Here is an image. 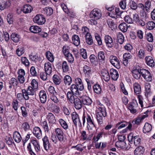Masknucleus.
I'll return each mask as SVG.
<instances>
[{
  "label": "nucleus",
  "mask_w": 155,
  "mask_h": 155,
  "mask_svg": "<svg viewBox=\"0 0 155 155\" xmlns=\"http://www.w3.org/2000/svg\"><path fill=\"white\" fill-rule=\"evenodd\" d=\"M134 92L136 94H140L141 92V89L139 84L137 83H135L134 85Z\"/></svg>",
  "instance_id": "obj_38"
},
{
  "label": "nucleus",
  "mask_w": 155,
  "mask_h": 155,
  "mask_svg": "<svg viewBox=\"0 0 155 155\" xmlns=\"http://www.w3.org/2000/svg\"><path fill=\"white\" fill-rule=\"evenodd\" d=\"M55 135L59 141L60 142L64 141L65 139V136L62 129L57 128L55 129Z\"/></svg>",
  "instance_id": "obj_2"
},
{
  "label": "nucleus",
  "mask_w": 155,
  "mask_h": 155,
  "mask_svg": "<svg viewBox=\"0 0 155 155\" xmlns=\"http://www.w3.org/2000/svg\"><path fill=\"white\" fill-rule=\"evenodd\" d=\"M130 5L131 8L133 10H136L137 7V4L133 1H130Z\"/></svg>",
  "instance_id": "obj_60"
},
{
  "label": "nucleus",
  "mask_w": 155,
  "mask_h": 155,
  "mask_svg": "<svg viewBox=\"0 0 155 155\" xmlns=\"http://www.w3.org/2000/svg\"><path fill=\"white\" fill-rule=\"evenodd\" d=\"M59 122L61 126L65 130L68 128V126L66 122L62 119H60Z\"/></svg>",
  "instance_id": "obj_44"
},
{
  "label": "nucleus",
  "mask_w": 155,
  "mask_h": 155,
  "mask_svg": "<svg viewBox=\"0 0 155 155\" xmlns=\"http://www.w3.org/2000/svg\"><path fill=\"white\" fill-rule=\"evenodd\" d=\"M74 104V107L77 110L81 109L82 107V102L80 99L77 97H76L75 100L72 102Z\"/></svg>",
  "instance_id": "obj_12"
},
{
  "label": "nucleus",
  "mask_w": 155,
  "mask_h": 155,
  "mask_svg": "<svg viewBox=\"0 0 155 155\" xmlns=\"http://www.w3.org/2000/svg\"><path fill=\"white\" fill-rule=\"evenodd\" d=\"M30 60L34 62H36L38 60V56L37 55H33L32 54L29 55Z\"/></svg>",
  "instance_id": "obj_64"
},
{
  "label": "nucleus",
  "mask_w": 155,
  "mask_h": 155,
  "mask_svg": "<svg viewBox=\"0 0 155 155\" xmlns=\"http://www.w3.org/2000/svg\"><path fill=\"white\" fill-rule=\"evenodd\" d=\"M75 95V94L71 92L70 91H69L67 92V98L71 104L72 103V102H73L75 98H76L74 96V95Z\"/></svg>",
  "instance_id": "obj_23"
},
{
  "label": "nucleus",
  "mask_w": 155,
  "mask_h": 155,
  "mask_svg": "<svg viewBox=\"0 0 155 155\" xmlns=\"http://www.w3.org/2000/svg\"><path fill=\"white\" fill-rule=\"evenodd\" d=\"M31 143L32 146H31L30 143H28L27 149L31 155H36L41 150L38 141L35 140H32Z\"/></svg>",
  "instance_id": "obj_1"
},
{
  "label": "nucleus",
  "mask_w": 155,
  "mask_h": 155,
  "mask_svg": "<svg viewBox=\"0 0 155 155\" xmlns=\"http://www.w3.org/2000/svg\"><path fill=\"white\" fill-rule=\"evenodd\" d=\"M34 89L31 86H29L27 89V95L28 96H29L30 98L31 96H34L35 97V92Z\"/></svg>",
  "instance_id": "obj_32"
},
{
  "label": "nucleus",
  "mask_w": 155,
  "mask_h": 155,
  "mask_svg": "<svg viewBox=\"0 0 155 155\" xmlns=\"http://www.w3.org/2000/svg\"><path fill=\"white\" fill-rule=\"evenodd\" d=\"M40 100L41 102L45 104L47 100V95L45 91L44 90H41L39 94Z\"/></svg>",
  "instance_id": "obj_10"
},
{
  "label": "nucleus",
  "mask_w": 155,
  "mask_h": 155,
  "mask_svg": "<svg viewBox=\"0 0 155 155\" xmlns=\"http://www.w3.org/2000/svg\"><path fill=\"white\" fill-rule=\"evenodd\" d=\"M118 140L119 142H122V145H117V147L120 148L121 149H124L125 148V145L126 144L125 143L124 141L125 139V137L123 135H121L119 136L118 137Z\"/></svg>",
  "instance_id": "obj_17"
},
{
  "label": "nucleus",
  "mask_w": 155,
  "mask_h": 155,
  "mask_svg": "<svg viewBox=\"0 0 155 155\" xmlns=\"http://www.w3.org/2000/svg\"><path fill=\"white\" fill-rule=\"evenodd\" d=\"M21 110L22 115L24 117H26L28 114L26 108L24 106H22L21 107Z\"/></svg>",
  "instance_id": "obj_59"
},
{
  "label": "nucleus",
  "mask_w": 155,
  "mask_h": 155,
  "mask_svg": "<svg viewBox=\"0 0 155 155\" xmlns=\"http://www.w3.org/2000/svg\"><path fill=\"white\" fill-rule=\"evenodd\" d=\"M18 81L20 84L23 83L25 81V78L24 76L25 75V71L22 69H20L18 72Z\"/></svg>",
  "instance_id": "obj_8"
},
{
  "label": "nucleus",
  "mask_w": 155,
  "mask_h": 155,
  "mask_svg": "<svg viewBox=\"0 0 155 155\" xmlns=\"http://www.w3.org/2000/svg\"><path fill=\"white\" fill-rule=\"evenodd\" d=\"M21 127L25 131H27L30 129V126L29 124L27 122L23 123L22 124Z\"/></svg>",
  "instance_id": "obj_54"
},
{
  "label": "nucleus",
  "mask_w": 155,
  "mask_h": 155,
  "mask_svg": "<svg viewBox=\"0 0 155 155\" xmlns=\"http://www.w3.org/2000/svg\"><path fill=\"white\" fill-rule=\"evenodd\" d=\"M68 48V46H64L63 47V52L65 56L71 54L69 52Z\"/></svg>",
  "instance_id": "obj_58"
},
{
  "label": "nucleus",
  "mask_w": 155,
  "mask_h": 155,
  "mask_svg": "<svg viewBox=\"0 0 155 155\" xmlns=\"http://www.w3.org/2000/svg\"><path fill=\"white\" fill-rule=\"evenodd\" d=\"M97 119L98 123L99 124H101L103 123V116L100 114H96Z\"/></svg>",
  "instance_id": "obj_53"
},
{
  "label": "nucleus",
  "mask_w": 155,
  "mask_h": 155,
  "mask_svg": "<svg viewBox=\"0 0 155 155\" xmlns=\"http://www.w3.org/2000/svg\"><path fill=\"white\" fill-rule=\"evenodd\" d=\"M105 41L107 46L108 48H111L113 44L112 38L109 35L105 36Z\"/></svg>",
  "instance_id": "obj_15"
},
{
  "label": "nucleus",
  "mask_w": 155,
  "mask_h": 155,
  "mask_svg": "<svg viewBox=\"0 0 155 155\" xmlns=\"http://www.w3.org/2000/svg\"><path fill=\"white\" fill-rule=\"evenodd\" d=\"M118 28L121 31L124 32L127 31V26L126 23L122 22L119 25Z\"/></svg>",
  "instance_id": "obj_40"
},
{
  "label": "nucleus",
  "mask_w": 155,
  "mask_h": 155,
  "mask_svg": "<svg viewBox=\"0 0 155 155\" xmlns=\"http://www.w3.org/2000/svg\"><path fill=\"white\" fill-rule=\"evenodd\" d=\"M131 13V16L133 17V21H134L137 23L140 19L138 14L135 12H133V14H132V13Z\"/></svg>",
  "instance_id": "obj_55"
},
{
  "label": "nucleus",
  "mask_w": 155,
  "mask_h": 155,
  "mask_svg": "<svg viewBox=\"0 0 155 155\" xmlns=\"http://www.w3.org/2000/svg\"><path fill=\"white\" fill-rule=\"evenodd\" d=\"M90 18H93L95 19H99L101 16V11L97 8H94L91 12Z\"/></svg>",
  "instance_id": "obj_6"
},
{
  "label": "nucleus",
  "mask_w": 155,
  "mask_h": 155,
  "mask_svg": "<svg viewBox=\"0 0 155 155\" xmlns=\"http://www.w3.org/2000/svg\"><path fill=\"white\" fill-rule=\"evenodd\" d=\"M32 10V8L31 5H25L22 9L20 10V11H23L25 13H30Z\"/></svg>",
  "instance_id": "obj_19"
},
{
  "label": "nucleus",
  "mask_w": 155,
  "mask_h": 155,
  "mask_svg": "<svg viewBox=\"0 0 155 155\" xmlns=\"http://www.w3.org/2000/svg\"><path fill=\"white\" fill-rule=\"evenodd\" d=\"M12 107L16 111L18 110V101L16 100H14L12 103Z\"/></svg>",
  "instance_id": "obj_62"
},
{
  "label": "nucleus",
  "mask_w": 155,
  "mask_h": 155,
  "mask_svg": "<svg viewBox=\"0 0 155 155\" xmlns=\"http://www.w3.org/2000/svg\"><path fill=\"white\" fill-rule=\"evenodd\" d=\"M85 38L87 43L90 45H92L93 41L90 33H88L85 35Z\"/></svg>",
  "instance_id": "obj_34"
},
{
  "label": "nucleus",
  "mask_w": 155,
  "mask_h": 155,
  "mask_svg": "<svg viewBox=\"0 0 155 155\" xmlns=\"http://www.w3.org/2000/svg\"><path fill=\"white\" fill-rule=\"evenodd\" d=\"M53 80L54 83L56 85H59L61 82V79L59 76L55 74L53 77Z\"/></svg>",
  "instance_id": "obj_36"
},
{
  "label": "nucleus",
  "mask_w": 155,
  "mask_h": 155,
  "mask_svg": "<svg viewBox=\"0 0 155 155\" xmlns=\"http://www.w3.org/2000/svg\"><path fill=\"white\" fill-rule=\"evenodd\" d=\"M137 103L134 101L130 102L128 106V109L132 114H134L137 112L136 108L137 107Z\"/></svg>",
  "instance_id": "obj_9"
},
{
  "label": "nucleus",
  "mask_w": 155,
  "mask_h": 155,
  "mask_svg": "<svg viewBox=\"0 0 155 155\" xmlns=\"http://www.w3.org/2000/svg\"><path fill=\"white\" fill-rule=\"evenodd\" d=\"M93 89L94 92L97 94H100L101 92V88L99 84H96L94 85Z\"/></svg>",
  "instance_id": "obj_43"
},
{
  "label": "nucleus",
  "mask_w": 155,
  "mask_h": 155,
  "mask_svg": "<svg viewBox=\"0 0 155 155\" xmlns=\"http://www.w3.org/2000/svg\"><path fill=\"white\" fill-rule=\"evenodd\" d=\"M30 31L33 33H36L40 32L41 28L37 26H32L30 28Z\"/></svg>",
  "instance_id": "obj_30"
},
{
  "label": "nucleus",
  "mask_w": 155,
  "mask_h": 155,
  "mask_svg": "<svg viewBox=\"0 0 155 155\" xmlns=\"http://www.w3.org/2000/svg\"><path fill=\"white\" fill-rule=\"evenodd\" d=\"M7 20L8 23L9 24H12L13 23V18L12 16L9 14L7 15Z\"/></svg>",
  "instance_id": "obj_63"
},
{
  "label": "nucleus",
  "mask_w": 155,
  "mask_h": 155,
  "mask_svg": "<svg viewBox=\"0 0 155 155\" xmlns=\"http://www.w3.org/2000/svg\"><path fill=\"white\" fill-rule=\"evenodd\" d=\"M71 117L73 122L76 126H77L78 124L79 126L80 127L82 126V124L79 116L76 112H73L71 114Z\"/></svg>",
  "instance_id": "obj_7"
},
{
  "label": "nucleus",
  "mask_w": 155,
  "mask_h": 155,
  "mask_svg": "<svg viewBox=\"0 0 155 155\" xmlns=\"http://www.w3.org/2000/svg\"><path fill=\"white\" fill-rule=\"evenodd\" d=\"M30 72L31 74L33 76H35L37 75V73L36 71L35 68L34 66H32L31 68Z\"/></svg>",
  "instance_id": "obj_61"
},
{
  "label": "nucleus",
  "mask_w": 155,
  "mask_h": 155,
  "mask_svg": "<svg viewBox=\"0 0 155 155\" xmlns=\"http://www.w3.org/2000/svg\"><path fill=\"white\" fill-rule=\"evenodd\" d=\"M43 141V146L44 149L46 150H48L49 148L50 143L46 136L45 137L42 139Z\"/></svg>",
  "instance_id": "obj_22"
},
{
  "label": "nucleus",
  "mask_w": 155,
  "mask_h": 155,
  "mask_svg": "<svg viewBox=\"0 0 155 155\" xmlns=\"http://www.w3.org/2000/svg\"><path fill=\"white\" fill-rule=\"evenodd\" d=\"M34 135L38 139L41 138L42 135V132L40 128L38 127H35L34 128L33 130Z\"/></svg>",
  "instance_id": "obj_13"
},
{
  "label": "nucleus",
  "mask_w": 155,
  "mask_h": 155,
  "mask_svg": "<svg viewBox=\"0 0 155 155\" xmlns=\"http://www.w3.org/2000/svg\"><path fill=\"white\" fill-rule=\"evenodd\" d=\"M11 4L9 1L4 2L1 3L0 5V9L2 10H3L6 8H7L9 7Z\"/></svg>",
  "instance_id": "obj_39"
},
{
  "label": "nucleus",
  "mask_w": 155,
  "mask_h": 155,
  "mask_svg": "<svg viewBox=\"0 0 155 155\" xmlns=\"http://www.w3.org/2000/svg\"><path fill=\"white\" fill-rule=\"evenodd\" d=\"M20 36L16 33H13L11 35V39L15 42H17L20 38Z\"/></svg>",
  "instance_id": "obj_27"
},
{
  "label": "nucleus",
  "mask_w": 155,
  "mask_h": 155,
  "mask_svg": "<svg viewBox=\"0 0 155 155\" xmlns=\"http://www.w3.org/2000/svg\"><path fill=\"white\" fill-rule=\"evenodd\" d=\"M145 59L146 63L148 66L153 68L155 65L154 62L152 57L150 56H147L145 57Z\"/></svg>",
  "instance_id": "obj_14"
},
{
  "label": "nucleus",
  "mask_w": 155,
  "mask_h": 155,
  "mask_svg": "<svg viewBox=\"0 0 155 155\" xmlns=\"http://www.w3.org/2000/svg\"><path fill=\"white\" fill-rule=\"evenodd\" d=\"M108 25L109 27L112 30L116 31V24L113 21H109L108 23Z\"/></svg>",
  "instance_id": "obj_50"
},
{
  "label": "nucleus",
  "mask_w": 155,
  "mask_h": 155,
  "mask_svg": "<svg viewBox=\"0 0 155 155\" xmlns=\"http://www.w3.org/2000/svg\"><path fill=\"white\" fill-rule=\"evenodd\" d=\"M152 129V125L148 123H146L143 127V131L144 133H148L150 132Z\"/></svg>",
  "instance_id": "obj_29"
},
{
  "label": "nucleus",
  "mask_w": 155,
  "mask_h": 155,
  "mask_svg": "<svg viewBox=\"0 0 155 155\" xmlns=\"http://www.w3.org/2000/svg\"><path fill=\"white\" fill-rule=\"evenodd\" d=\"M44 13L47 16L51 15L53 13V9L50 7H46L44 9Z\"/></svg>",
  "instance_id": "obj_47"
},
{
  "label": "nucleus",
  "mask_w": 155,
  "mask_h": 155,
  "mask_svg": "<svg viewBox=\"0 0 155 155\" xmlns=\"http://www.w3.org/2000/svg\"><path fill=\"white\" fill-rule=\"evenodd\" d=\"M72 40L73 44L76 46H78L80 43V40L78 36L74 35L72 37Z\"/></svg>",
  "instance_id": "obj_31"
},
{
  "label": "nucleus",
  "mask_w": 155,
  "mask_h": 155,
  "mask_svg": "<svg viewBox=\"0 0 155 155\" xmlns=\"http://www.w3.org/2000/svg\"><path fill=\"white\" fill-rule=\"evenodd\" d=\"M117 39L118 40V42L120 44H122L124 41V37L121 33L119 32L118 35Z\"/></svg>",
  "instance_id": "obj_48"
},
{
  "label": "nucleus",
  "mask_w": 155,
  "mask_h": 155,
  "mask_svg": "<svg viewBox=\"0 0 155 155\" xmlns=\"http://www.w3.org/2000/svg\"><path fill=\"white\" fill-rule=\"evenodd\" d=\"M13 136L14 139L16 142L19 143L21 141L22 138L18 132L15 131L13 134Z\"/></svg>",
  "instance_id": "obj_24"
},
{
  "label": "nucleus",
  "mask_w": 155,
  "mask_h": 155,
  "mask_svg": "<svg viewBox=\"0 0 155 155\" xmlns=\"http://www.w3.org/2000/svg\"><path fill=\"white\" fill-rule=\"evenodd\" d=\"M110 74L112 80L114 81L116 80V70L113 68L110 70Z\"/></svg>",
  "instance_id": "obj_46"
},
{
  "label": "nucleus",
  "mask_w": 155,
  "mask_h": 155,
  "mask_svg": "<svg viewBox=\"0 0 155 155\" xmlns=\"http://www.w3.org/2000/svg\"><path fill=\"white\" fill-rule=\"evenodd\" d=\"M150 86L149 83L147 84L145 86V89L146 91V93L145 95L146 96H148L151 93L150 89Z\"/></svg>",
  "instance_id": "obj_49"
},
{
  "label": "nucleus",
  "mask_w": 155,
  "mask_h": 155,
  "mask_svg": "<svg viewBox=\"0 0 155 155\" xmlns=\"http://www.w3.org/2000/svg\"><path fill=\"white\" fill-rule=\"evenodd\" d=\"M128 124V123L126 121H121L118 122L117 124V126L121 124L118 127V129H120L126 126H127Z\"/></svg>",
  "instance_id": "obj_51"
},
{
  "label": "nucleus",
  "mask_w": 155,
  "mask_h": 155,
  "mask_svg": "<svg viewBox=\"0 0 155 155\" xmlns=\"http://www.w3.org/2000/svg\"><path fill=\"white\" fill-rule=\"evenodd\" d=\"M45 72L48 75H50L52 72L51 64L49 62L46 63L45 64Z\"/></svg>",
  "instance_id": "obj_18"
},
{
  "label": "nucleus",
  "mask_w": 155,
  "mask_h": 155,
  "mask_svg": "<svg viewBox=\"0 0 155 155\" xmlns=\"http://www.w3.org/2000/svg\"><path fill=\"white\" fill-rule=\"evenodd\" d=\"M34 22L39 25H42L45 22V19L42 15H37L33 18Z\"/></svg>",
  "instance_id": "obj_5"
},
{
  "label": "nucleus",
  "mask_w": 155,
  "mask_h": 155,
  "mask_svg": "<svg viewBox=\"0 0 155 155\" xmlns=\"http://www.w3.org/2000/svg\"><path fill=\"white\" fill-rule=\"evenodd\" d=\"M98 111L97 114H100V115H102L104 117H105L106 116L107 113L104 107H99Z\"/></svg>",
  "instance_id": "obj_35"
},
{
  "label": "nucleus",
  "mask_w": 155,
  "mask_h": 155,
  "mask_svg": "<svg viewBox=\"0 0 155 155\" xmlns=\"http://www.w3.org/2000/svg\"><path fill=\"white\" fill-rule=\"evenodd\" d=\"M128 139L129 142L132 143L134 142L135 145H137L140 142L141 139L138 136H134L133 134H130L128 136Z\"/></svg>",
  "instance_id": "obj_4"
},
{
  "label": "nucleus",
  "mask_w": 155,
  "mask_h": 155,
  "mask_svg": "<svg viewBox=\"0 0 155 155\" xmlns=\"http://www.w3.org/2000/svg\"><path fill=\"white\" fill-rule=\"evenodd\" d=\"M146 26L148 29L152 30L155 27V23L152 21H149L146 24Z\"/></svg>",
  "instance_id": "obj_42"
},
{
  "label": "nucleus",
  "mask_w": 155,
  "mask_h": 155,
  "mask_svg": "<svg viewBox=\"0 0 155 155\" xmlns=\"http://www.w3.org/2000/svg\"><path fill=\"white\" fill-rule=\"evenodd\" d=\"M62 68L64 72H67L68 70L69 67L68 64L65 61H64L61 64Z\"/></svg>",
  "instance_id": "obj_37"
},
{
  "label": "nucleus",
  "mask_w": 155,
  "mask_h": 155,
  "mask_svg": "<svg viewBox=\"0 0 155 155\" xmlns=\"http://www.w3.org/2000/svg\"><path fill=\"white\" fill-rule=\"evenodd\" d=\"M144 151V147L142 146H139L134 150V154L135 155H143Z\"/></svg>",
  "instance_id": "obj_20"
},
{
  "label": "nucleus",
  "mask_w": 155,
  "mask_h": 155,
  "mask_svg": "<svg viewBox=\"0 0 155 155\" xmlns=\"http://www.w3.org/2000/svg\"><path fill=\"white\" fill-rule=\"evenodd\" d=\"M141 75L147 81H151L152 80V77L150 72L145 69H140Z\"/></svg>",
  "instance_id": "obj_3"
},
{
  "label": "nucleus",
  "mask_w": 155,
  "mask_h": 155,
  "mask_svg": "<svg viewBox=\"0 0 155 155\" xmlns=\"http://www.w3.org/2000/svg\"><path fill=\"white\" fill-rule=\"evenodd\" d=\"M63 80L64 82L66 85H70L72 82L71 78L68 75L64 77Z\"/></svg>",
  "instance_id": "obj_33"
},
{
  "label": "nucleus",
  "mask_w": 155,
  "mask_h": 155,
  "mask_svg": "<svg viewBox=\"0 0 155 155\" xmlns=\"http://www.w3.org/2000/svg\"><path fill=\"white\" fill-rule=\"evenodd\" d=\"M83 71L86 75L89 76L91 73V68L89 66L85 65L83 68Z\"/></svg>",
  "instance_id": "obj_28"
},
{
  "label": "nucleus",
  "mask_w": 155,
  "mask_h": 155,
  "mask_svg": "<svg viewBox=\"0 0 155 155\" xmlns=\"http://www.w3.org/2000/svg\"><path fill=\"white\" fill-rule=\"evenodd\" d=\"M45 55L47 59L51 62L54 61V58L52 54L50 51H48L45 53Z\"/></svg>",
  "instance_id": "obj_41"
},
{
  "label": "nucleus",
  "mask_w": 155,
  "mask_h": 155,
  "mask_svg": "<svg viewBox=\"0 0 155 155\" xmlns=\"http://www.w3.org/2000/svg\"><path fill=\"white\" fill-rule=\"evenodd\" d=\"M70 90L71 92L75 94V95H79L80 94L78 88L76 85L74 84H72L71 86Z\"/></svg>",
  "instance_id": "obj_25"
},
{
  "label": "nucleus",
  "mask_w": 155,
  "mask_h": 155,
  "mask_svg": "<svg viewBox=\"0 0 155 155\" xmlns=\"http://www.w3.org/2000/svg\"><path fill=\"white\" fill-rule=\"evenodd\" d=\"M22 63L25 66H28L29 65L28 60L26 57H22L21 58Z\"/></svg>",
  "instance_id": "obj_56"
},
{
  "label": "nucleus",
  "mask_w": 155,
  "mask_h": 155,
  "mask_svg": "<svg viewBox=\"0 0 155 155\" xmlns=\"http://www.w3.org/2000/svg\"><path fill=\"white\" fill-rule=\"evenodd\" d=\"M131 14L132 13H130V16H126L125 17H124V16H122L124 18L125 22L129 24L133 23V19L131 18Z\"/></svg>",
  "instance_id": "obj_45"
},
{
  "label": "nucleus",
  "mask_w": 155,
  "mask_h": 155,
  "mask_svg": "<svg viewBox=\"0 0 155 155\" xmlns=\"http://www.w3.org/2000/svg\"><path fill=\"white\" fill-rule=\"evenodd\" d=\"M101 76L102 78L104 81L107 82L110 79V76L109 73L107 70L103 69L101 72Z\"/></svg>",
  "instance_id": "obj_11"
},
{
  "label": "nucleus",
  "mask_w": 155,
  "mask_h": 155,
  "mask_svg": "<svg viewBox=\"0 0 155 155\" xmlns=\"http://www.w3.org/2000/svg\"><path fill=\"white\" fill-rule=\"evenodd\" d=\"M82 103L85 105H89L92 103V100L88 97L84 96L81 99Z\"/></svg>",
  "instance_id": "obj_16"
},
{
  "label": "nucleus",
  "mask_w": 155,
  "mask_h": 155,
  "mask_svg": "<svg viewBox=\"0 0 155 155\" xmlns=\"http://www.w3.org/2000/svg\"><path fill=\"white\" fill-rule=\"evenodd\" d=\"M87 123L91 125H92L94 126H95L92 120L93 117L91 115L87 114Z\"/></svg>",
  "instance_id": "obj_52"
},
{
  "label": "nucleus",
  "mask_w": 155,
  "mask_h": 155,
  "mask_svg": "<svg viewBox=\"0 0 155 155\" xmlns=\"http://www.w3.org/2000/svg\"><path fill=\"white\" fill-rule=\"evenodd\" d=\"M98 57L99 60L101 61H104L105 59V57L104 53L102 51H100L98 52Z\"/></svg>",
  "instance_id": "obj_57"
},
{
  "label": "nucleus",
  "mask_w": 155,
  "mask_h": 155,
  "mask_svg": "<svg viewBox=\"0 0 155 155\" xmlns=\"http://www.w3.org/2000/svg\"><path fill=\"white\" fill-rule=\"evenodd\" d=\"M132 74L133 76L135 79H139L141 75V73H140V71L138 69H134L132 71Z\"/></svg>",
  "instance_id": "obj_26"
},
{
  "label": "nucleus",
  "mask_w": 155,
  "mask_h": 155,
  "mask_svg": "<svg viewBox=\"0 0 155 155\" xmlns=\"http://www.w3.org/2000/svg\"><path fill=\"white\" fill-rule=\"evenodd\" d=\"M47 118L48 120L49 123L54 124L56 122L55 117L52 113H50L47 116Z\"/></svg>",
  "instance_id": "obj_21"
}]
</instances>
